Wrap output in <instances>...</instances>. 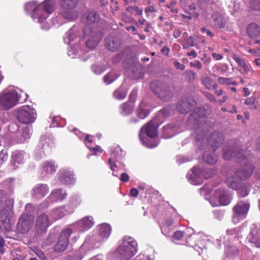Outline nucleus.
<instances>
[{
    "label": "nucleus",
    "mask_w": 260,
    "mask_h": 260,
    "mask_svg": "<svg viewBox=\"0 0 260 260\" xmlns=\"http://www.w3.org/2000/svg\"><path fill=\"white\" fill-rule=\"evenodd\" d=\"M205 114L204 108H198L190 115L187 120L188 125L194 129L195 138L198 141L202 140L205 135Z\"/></svg>",
    "instance_id": "nucleus-1"
},
{
    "label": "nucleus",
    "mask_w": 260,
    "mask_h": 260,
    "mask_svg": "<svg viewBox=\"0 0 260 260\" xmlns=\"http://www.w3.org/2000/svg\"><path fill=\"white\" fill-rule=\"evenodd\" d=\"M137 252V243L131 237L125 236L123 242L116 250L118 258L121 260H128Z\"/></svg>",
    "instance_id": "nucleus-2"
},
{
    "label": "nucleus",
    "mask_w": 260,
    "mask_h": 260,
    "mask_svg": "<svg viewBox=\"0 0 260 260\" xmlns=\"http://www.w3.org/2000/svg\"><path fill=\"white\" fill-rule=\"evenodd\" d=\"M14 201H9L7 208L0 210V229L4 232H9L12 229L11 220L14 215Z\"/></svg>",
    "instance_id": "nucleus-3"
},
{
    "label": "nucleus",
    "mask_w": 260,
    "mask_h": 260,
    "mask_svg": "<svg viewBox=\"0 0 260 260\" xmlns=\"http://www.w3.org/2000/svg\"><path fill=\"white\" fill-rule=\"evenodd\" d=\"M215 173V171L211 169L203 170L199 167H194L187 174V177L189 182L193 185L200 184L203 178L208 179Z\"/></svg>",
    "instance_id": "nucleus-4"
},
{
    "label": "nucleus",
    "mask_w": 260,
    "mask_h": 260,
    "mask_svg": "<svg viewBox=\"0 0 260 260\" xmlns=\"http://www.w3.org/2000/svg\"><path fill=\"white\" fill-rule=\"evenodd\" d=\"M83 36L88 38L86 41V47L90 49L95 48L102 38L101 32L91 26H86L83 29Z\"/></svg>",
    "instance_id": "nucleus-5"
},
{
    "label": "nucleus",
    "mask_w": 260,
    "mask_h": 260,
    "mask_svg": "<svg viewBox=\"0 0 260 260\" xmlns=\"http://www.w3.org/2000/svg\"><path fill=\"white\" fill-rule=\"evenodd\" d=\"M34 222V216L32 214L23 213L18 219L16 224V231L19 234H27L32 229Z\"/></svg>",
    "instance_id": "nucleus-6"
},
{
    "label": "nucleus",
    "mask_w": 260,
    "mask_h": 260,
    "mask_svg": "<svg viewBox=\"0 0 260 260\" xmlns=\"http://www.w3.org/2000/svg\"><path fill=\"white\" fill-rule=\"evenodd\" d=\"M150 87L159 98L164 101H169L173 96L172 90L165 83L154 81L151 83Z\"/></svg>",
    "instance_id": "nucleus-7"
},
{
    "label": "nucleus",
    "mask_w": 260,
    "mask_h": 260,
    "mask_svg": "<svg viewBox=\"0 0 260 260\" xmlns=\"http://www.w3.org/2000/svg\"><path fill=\"white\" fill-rule=\"evenodd\" d=\"M37 113L34 108L25 105L17 109V118L21 123H30L34 122L36 118Z\"/></svg>",
    "instance_id": "nucleus-8"
},
{
    "label": "nucleus",
    "mask_w": 260,
    "mask_h": 260,
    "mask_svg": "<svg viewBox=\"0 0 260 260\" xmlns=\"http://www.w3.org/2000/svg\"><path fill=\"white\" fill-rule=\"evenodd\" d=\"M50 225L48 215L46 213L39 214L35 223V236H40L45 234Z\"/></svg>",
    "instance_id": "nucleus-9"
},
{
    "label": "nucleus",
    "mask_w": 260,
    "mask_h": 260,
    "mask_svg": "<svg viewBox=\"0 0 260 260\" xmlns=\"http://www.w3.org/2000/svg\"><path fill=\"white\" fill-rule=\"evenodd\" d=\"M18 100V94L15 91L0 94V107L5 110H8L15 106Z\"/></svg>",
    "instance_id": "nucleus-10"
},
{
    "label": "nucleus",
    "mask_w": 260,
    "mask_h": 260,
    "mask_svg": "<svg viewBox=\"0 0 260 260\" xmlns=\"http://www.w3.org/2000/svg\"><path fill=\"white\" fill-rule=\"evenodd\" d=\"M250 205L248 203L242 201H239L234 206L233 211L234 214L232 217V221L234 223H238L242 219L247 213Z\"/></svg>",
    "instance_id": "nucleus-11"
},
{
    "label": "nucleus",
    "mask_w": 260,
    "mask_h": 260,
    "mask_svg": "<svg viewBox=\"0 0 260 260\" xmlns=\"http://www.w3.org/2000/svg\"><path fill=\"white\" fill-rule=\"evenodd\" d=\"M248 153L245 150H241L237 146H224L222 149V157L225 160L233 157L237 159H245Z\"/></svg>",
    "instance_id": "nucleus-12"
},
{
    "label": "nucleus",
    "mask_w": 260,
    "mask_h": 260,
    "mask_svg": "<svg viewBox=\"0 0 260 260\" xmlns=\"http://www.w3.org/2000/svg\"><path fill=\"white\" fill-rule=\"evenodd\" d=\"M38 8V4L35 2H30L25 6L26 10L32 12V17L34 21L41 23L42 28L47 30L49 29V26L46 24L45 21L48 16L45 14L40 15L36 14L35 12L37 11Z\"/></svg>",
    "instance_id": "nucleus-13"
},
{
    "label": "nucleus",
    "mask_w": 260,
    "mask_h": 260,
    "mask_svg": "<svg viewBox=\"0 0 260 260\" xmlns=\"http://www.w3.org/2000/svg\"><path fill=\"white\" fill-rule=\"evenodd\" d=\"M72 233L71 229H67L61 233L59 238L54 247L55 252L60 253L67 249L69 245V237Z\"/></svg>",
    "instance_id": "nucleus-14"
},
{
    "label": "nucleus",
    "mask_w": 260,
    "mask_h": 260,
    "mask_svg": "<svg viewBox=\"0 0 260 260\" xmlns=\"http://www.w3.org/2000/svg\"><path fill=\"white\" fill-rule=\"evenodd\" d=\"M223 140L224 138L221 133L217 131L214 132L207 138L209 148H212L213 151H215L216 148L222 143Z\"/></svg>",
    "instance_id": "nucleus-15"
},
{
    "label": "nucleus",
    "mask_w": 260,
    "mask_h": 260,
    "mask_svg": "<svg viewBox=\"0 0 260 260\" xmlns=\"http://www.w3.org/2000/svg\"><path fill=\"white\" fill-rule=\"evenodd\" d=\"M49 192V187L46 184H38L31 191V195L33 199L40 200L46 196Z\"/></svg>",
    "instance_id": "nucleus-16"
},
{
    "label": "nucleus",
    "mask_w": 260,
    "mask_h": 260,
    "mask_svg": "<svg viewBox=\"0 0 260 260\" xmlns=\"http://www.w3.org/2000/svg\"><path fill=\"white\" fill-rule=\"evenodd\" d=\"M196 105L195 101L191 97L182 99L177 106L178 111L182 114H186L189 112L192 107Z\"/></svg>",
    "instance_id": "nucleus-17"
},
{
    "label": "nucleus",
    "mask_w": 260,
    "mask_h": 260,
    "mask_svg": "<svg viewBox=\"0 0 260 260\" xmlns=\"http://www.w3.org/2000/svg\"><path fill=\"white\" fill-rule=\"evenodd\" d=\"M247 238L249 242L253 243L256 247L260 248V228L256 224H252Z\"/></svg>",
    "instance_id": "nucleus-18"
},
{
    "label": "nucleus",
    "mask_w": 260,
    "mask_h": 260,
    "mask_svg": "<svg viewBox=\"0 0 260 260\" xmlns=\"http://www.w3.org/2000/svg\"><path fill=\"white\" fill-rule=\"evenodd\" d=\"M226 183L230 188L233 189H238V194L241 197L244 198L248 194L250 189L249 185H243L239 187L238 182L232 178H228Z\"/></svg>",
    "instance_id": "nucleus-19"
},
{
    "label": "nucleus",
    "mask_w": 260,
    "mask_h": 260,
    "mask_svg": "<svg viewBox=\"0 0 260 260\" xmlns=\"http://www.w3.org/2000/svg\"><path fill=\"white\" fill-rule=\"evenodd\" d=\"M142 133H145L150 138H154L157 136V126L154 120L150 121L141 129L140 135Z\"/></svg>",
    "instance_id": "nucleus-20"
},
{
    "label": "nucleus",
    "mask_w": 260,
    "mask_h": 260,
    "mask_svg": "<svg viewBox=\"0 0 260 260\" xmlns=\"http://www.w3.org/2000/svg\"><path fill=\"white\" fill-rule=\"evenodd\" d=\"M136 93L133 91L129 95V98L132 103H124L120 106L121 111L120 113L123 115H127L131 114L134 110V102L136 100Z\"/></svg>",
    "instance_id": "nucleus-21"
},
{
    "label": "nucleus",
    "mask_w": 260,
    "mask_h": 260,
    "mask_svg": "<svg viewBox=\"0 0 260 260\" xmlns=\"http://www.w3.org/2000/svg\"><path fill=\"white\" fill-rule=\"evenodd\" d=\"M105 45L111 51L116 50L120 45L119 39L114 35H109L105 39Z\"/></svg>",
    "instance_id": "nucleus-22"
},
{
    "label": "nucleus",
    "mask_w": 260,
    "mask_h": 260,
    "mask_svg": "<svg viewBox=\"0 0 260 260\" xmlns=\"http://www.w3.org/2000/svg\"><path fill=\"white\" fill-rule=\"evenodd\" d=\"M66 191L61 189H55L52 190L47 199L51 202L62 201L67 197Z\"/></svg>",
    "instance_id": "nucleus-23"
},
{
    "label": "nucleus",
    "mask_w": 260,
    "mask_h": 260,
    "mask_svg": "<svg viewBox=\"0 0 260 260\" xmlns=\"http://www.w3.org/2000/svg\"><path fill=\"white\" fill-rule=\"evenodd\" d=\"M253 171V168L250 165H247L243 166L240 170L236 171L235 176L240 179H245L248 178Z\"/></svg>",
    "instance_id": "nucleus-24"
},
{
    "label": "nucleus",
    "mask_w": 260,
    "mask_h": 260,
    "mask_svg": "<svg viewBox=\"0 0 260 260\" xmlns=\"http://www.w3.org/2000/svg\"><path fill=\"white\" fill-rule=\"evenodd\" d=\"M59 179L64 184H71L74 182V178L73 172L68 170L62 169L60 170Z\"/></svg>",
    "instance_id": "nucleus-25"
},
{
    "label": "nucleus",
    "mask_w": 260,
    "mask_h": 260,
    "mask_svg": "<svg viewBox=\"0 0 260 260\" xmlns=\"http://www.w3.org/2000/svg\"><path fill=\"white\" fill-rule=\"evenodd\" d=\"M94 222L93 217L88 216L78 221L77 223V225L78 226L79 231H84L91 228L94 225Z\"/></svg>",
    "instance_id": "nucleus-26"
},
{
    "label": "nucleus",
    "mask_w": 260,
    "mask_h": 260,
    "mask_svg": "<svg viewBox=\"0 0 260 260\" xmlns=\"http://www.w3.org/2000/svg\"><path fill=\"white\" fill-rule=\"evenodd\" d=\"M31 134V127L30 126L22 127L16 134L18 142L20 143L24 142L27 139H29Z\"/></svg>",
    "instance_id": "nucleus-27"
},
{
    "label": "nucleus",
    "mask_w": 260,
    "mask_h": 260,
    "mask_svg": "<svg viewBox=\"0 0 260 260\" xmlns=\"http://www.w3.org/2000/svg\"><path fill=\"white\" fill-rule=\"evenodd\" d=\"M80 34L77 26H74L70 29L64 37V41L67 44H71L76 38H78Z\"/></svg>",
    "instance_id": "nucleus-28"
},
{
    "label": "nucleus",
    "mask_w": 260,
    "mask_h": 260,
    "mask_svg": "<svg viewBox=\"0 0 260 260\" xmlns=\"http://www.w3.org/2000/svg\"><path fill=\"white\" fill-rule=\"evenodd\" d=\"M208 149L209 150H206L203 154V160L208 164L214 165L216 162L218 156L215 153V151H213L212 148Z\"/></svg>",
    "instance_id": "nucleus-29"
},
{
    "label": "nucleus",
    "mask_w": 260,
    "mask_h": 260,
    "mask_svg": "<svg viewBox=\"0 0 260 260\" xmlns=\"http://www.w3.org/2000/svg\"><path fill=\"white\" fill-rule=\"evenodd\" d=\"M85 247L86 244L83 243L78 250L69 252L67 256L66 260H81L83 256V251Z\"/></svg>",
    "instance_id": "nucleus-30"
},
{
    "label": "nucleus",
    "mask_w": 260,
    "mask_h": 260,
    "mask_svg": "<svg viewBox=\"0 0 260 260\" xmlns=\"http://www.w3.org/2000/svg\"><path fill=\"white\" fill-rule=\"evenodd\" d=\"M212 22L214 27L223 28L226 24V20L223 16L218 13H214L212 16Z\"/></svg>",
    "instance_id": "nucleus-31"
},
{
    "label": "nucleus",
    "mask_w": 260,
    "mask_h": 260,
    "mask_svg": "<svg viewBox=\"0 0 260 260\" xmlns=\"http://www.w3.org/2000/svg\"><path fill=\"white\" fill-rule=\"evenodd\" d=\"M39 147L43 150L44 153H49L51 151L53 144L50 139L46 137H41L39 142Z\"/></svg>",
    "instance_id": "nucleus-32"
},
{
    "label": "nucleus",
    "mask_w": 260,
    "mask_h": 260,
    "mask_svg": "<svg viewBox=\"0 0 260 260\" xmlns=\"http://www.w3.org/2000/svg\"><path fill=\"white\" fill-rule=\"evenodd\" d=\"M239 236V228L228 229L226 231V236L224 237V242L228 243L231 241H234L238 239Z\"/></svg>",
    "instance_id": "nucleus-33"
},
{
    "label": "nucleus",
    "mask_w": 260,
    "mask_h": 260,
    "mask_svg": "<svg viewBox=\"0 0 260 260\" xmlns=\"http://www.w3.org/2000/svg\"><path fill=\"white\" fill-rule=\"evenodd\" d=\"M25 153L21 151H15L12 155V162L14 166H17L24 162Z\"/></svg>",
    "instance_id": "nucleus-34"
},
{
    "label": "nucleus",
    "mask_w": 260,
    "mask_h": 260,
    "mask_svg": "<svg viewBox=\"0 0 260 260\" xmlns=\"http://www.w3.org/2000/svg\"><path fill=\"white\" fill-rule=\"evenodd\" d=\"M61 8L66 10L75 9L78 5V0H58Z\"/></svg>",
    "instance_id": "nucleus-35"
},
{
    "label": "nucleus",
    "mask_w": 260,
    "mask_h": 260,
    "mask_svg": "<svg viewBox=\"0 0 260 260\" xmlns=\"http://www.w3.org/2000/svg\"><path fill=\"white\" fill-rule=\"evenodd\" d=\"M232 57L238 64V65L242 68L245 73H248L250 71V66L247 64V62L244 58L235 54H233L232 55Z\"/></svg>",
    "instance_id": "nucleus-36"
},
{
    "label": "nucleus",
    "mask_w": 260,
    "mask_h": 260,
    "mask_svg": "<svg viewBox=\"0 0 260 260\" xmlns=\"http://www.w3.org/2000/svg\"><path fill=\"white\" fill-rule=\"evenodd\" d=\"M111 228L107 223H102L99 226V235L103 239L107 238L111 233Z\"/></svg>",
    "instance_id": "nucleus-37"
},
{
    "label": "nucleus",
    "mask_w": 260,
    "mask_h": 260,
    "mask_svg": "<svg viewBox=\"0 0 260 260\" xmlns=\"http://www.w3.org/2000/svg\"><path fill=\"white\" fill-rule=\"evenodd\" d=\"M247 32L250 38H255L259 35L260 27L255 23H251L247 27Z\"/></svg>",
    "instance_id": "nucleus-38"
},
{
    "label": "nucleus",
    "mask_w": 260,
    "mask_h": 260,
    "mask_svg": "<svg viewBox=\"0 0 260 260\" xmlns=\"http://www.w3.org/2000/svg\"><path fill=\"white\" fill-rule=\"evenodd\" d=\"M149 113V112L146 108V104L141 102L136 111L137 116L140 119H144L148 115Z\"/></svg>",
    "instance_id": "nucleus-39"
},
{
    "label": "nucleus",
    "mask_w": 260,
    "mask_h": 260,
    "mask_svg": "<svg viewBox=\"0 0 260 260\" xmlns=\"http://www.w3.org/2000/svg\"><path fill=\"white\" fill-rule=\"evenodd\" d=\"M56 6L55 0H45L43 2L44 9L48 14L52 13Z\"/></svg>",
    "instance_id": "nucleus-40"
},
{
    "label": "nucleus",
    "mask_w": 260,
    "mask_h": 260,
    "mask_svg": "<svg viewBox=\"0 0 260 260\" xmlns=\"http://www.w3.org/2000/svg\"><path fill=\"white\" fill-rule=\"evenodd\" d=\"M9 201H14V199L8 197L4 190H0V210L7 208L6 204Z\"/></svg>",
    "instance_id": "nucleus-41"
},
{
    "label": "nucleus",
    "mask_w": 260,
    "mask_h": 260,
    "mask_svg": "<svg viewBox=\"0 0 260 260\" xmlns=\"http://www.w3.org/2000/svg\"><path fill=\"white\" fill-rule=\"evenodd\" d=\"M57 166L51 161H46L44 163L43 170L46 173L53 174L56 171Z\"/></svg>",
    "instance_id": "nucleus-42"
},
{
    "label": "nucleus",
    "mask_w": 260,
    "mask_h": 260,
    "mask_svg": "<svg viewBox=\"0 0 260 260\" xmlns=\"http://www.w3.org/2000/svg\"><path fill=\"white\" fill-rule=\"evenodd\" d=\"M201 81L204 87L208 89L212 88L213 80L206 75H203L201 78Z\"/></svg>",
    "instance_id": "nucleus-43"
},
{
    "label": "nucleus",
    "mask_w": 260,
    "mask_h": 260,
    "mask_svg": "<svg viewBox=\"0 0 260 260\" xmlns=\"http://www.w3.org/2000/svg\"><path fill=\"white\" fill-rule=\"evenodd\" d=\"M219 201L222 205H227L230 202L231 198L226 192L223 191L222 193L219 194Z\"/></svg>",
    "instance_id": "nucleus-44"
},
{
    "label": "nucleus",
    "mask_w": 260,
    "mask_h": 260,
    "mask_svg": "<svg viewBox=\"0 0 260 260\" xmlns=\"http://www.w3.org/2000/svg\"><path fill=\"white\" fill-rule=\"evenodd\" d=\"M185 79L189 82H193L196 79L197 75L196 73L192 70H187L184 73Z\"/></svg>",
    "instance_id": "nucleus-45"
},
{
    "label": "nucleus",
    "mask_w": 260,
    "mask_h": 260,
    "mask_svg": "<svg viewBox=\"0 0 260 260\" xmlns=\"http://www.w3.org/2000/svg\"><path fill=\"white\" fill-rule=\"evenodd\" d=\"M125 11L131 14L135 12V15L139 16L142 15L143 13L142 9H140L137 6L127 7L125 8Z\"/></svg>",
    "instance_id": "nucleus-46"
},
{
    "label": "nucleus",
    "mask_w": 260,
    "mask_h": 260,
    "mask_svg": "<svg viewBox=\"0 0 260 260\" xmlns=\"http://www.w3.org/2000/svg\"><path fill=\"white\" fill-rule=\"evenodd\" d=\"M98 18H99V17L97 15L95 12L92 11V12H89L86 16L87 23H88L89 24L87 25L86 26H87V25L90 26L89 24L96 21L98 20Z\"/></svg>",
    "instance_id": "nucleus-47"
},
{
    "label": "nucleus",
    "mask_w": 260,
    "mask_h": 260,
    "mask_svg": "<svg viewBox=\"0 0 260 260\" xmlns=\"http://www.w3.org/2000/svg\"><path fill=\"white\" fill-rule=\"evenodd\" d=\"M81 202L80 197L77 194H74L70 198L69 204L72 207H76Z\"/></svg>",
    "instance_id": "nucleus-48"
},
{
    "label": "nucleus",
    "mask_w": 260,
    "mask_h": 260,
    "mask_svg": "<svg viewBox=\"0 0 260 260\" xmlns=\"http://www.w3.org/2000/svg\"><path fill=\"white\" fill-rule=\"evenodd\" d=\"M117 77L113 72H110L104 78V80L106 84H109L117 79Z\"/></svg>",
    "instance_id": "nucleus-49"
},
{
    "label": "nucleus",
    "mask_w": 260,
    "mask_h": 260,
    "mask_svg": "<svg viewBox=\"0 0 260 260\" xmlns=\"http://www.w3.org/2000/svg\"><path fill=\"white\" fill-rule=\"evenodd\" d=\"M244 104L248 106L250 109H256V103L255 98L253 96L249 97L245 100Z\"/></svg>",
    "instance_id": "nucleus-50"
},
{
    "label": "nucleus",
    "mask_w": 260,
    "mask_h": 260,
    "mask_svg": "<svg viewBox=\"0 0 260 260\" xmlns=\"http://www.w3.org/2000/svg\"><path fill=\"white\" fill-rule=\"evenodd\" d=\"M126 92L121 88L115 91L113 93V96L115 98L118 100H122L125 98L126 96Z\"/></svg>",
    "instance_id": "nucleus-51"
},
{
    "label": "nucleus",
    "mask_w": 260,
    "mask_h": 260,
    "mask_svg": "<svg viewBox=\"0 0 260 260\" xmlns=\"http://www.w3.org/2000/svg\"><path fill=\"white\" fill-rule=\"evenodd\" d=\"M231 78H224V77H219L218 79V82L221 85H231Z\"/></svg>",
    "instance_id": "nucleus-52"
},
{
    "label": "nucleus",
    "mask_w": 260,
    "mask_h": 260,
    "mask_svg": "<svg viewBox=\"0 0 260 260\" xmlns=\"http://www.w3.org/2000/svg\"><path fill=\"white\" fill-rule=\"evenodd\" d=\"M34 251L35 254L41 259L42 260H47V258L45 256V254L43 251L38 249L37 248H35L34 249Z\"/></svg>",
    "instance_id": "nucleus-53"
},
{
    "label": "nucleus",
    "mask_w": 260,
    "mask_h": 260,
    "mask_svg": "<svg viewBox=\"0 0 260 260\" xmlns=\"http://www.w3.org/2000/svg\"><path fill=\"white\" fill-rule=\"evenodd\" d=\"M189 64L191 67L196 68L199 70H201L202 68V64L198 60H194L192 62H190Z\"/></svg>",
    "instance_id": "nucleus-54"
},
{
    "label": "nucleus",
    "mask_w": 260,
    "mask_h": 260,
    "mask_svg": "<svg viewBox=\"0 0 260 260\" xmlns=\"http://www.w3.org/2000/svg\"><path fill=\"white\" fill-rule=\"evenodd\" d=\"M92 71L96 74H100L104 72L103 69L98 65H93L91 67Z\"/></svg>",
    "instance_id": "nucleus-55"
},
{
    "label": "nucleus",
    "mask_w": 260,
    "mask_h": 260,
    "mask_svg": "<svg viewBox=\"0 0 260 260\" xmlns=\"http://www.w3.org/2000/svg\"><path fill=\"white\" fill-rule=\"evenodd\" d=\"M176 2L175 1H172L170 4L168 5L167 7L170 10V11L174 13H177L178 10L177 8H175Z\"/></svg>",
    "instance_id": "nucleus-56"
},
{
    "label": "nucleus",
    "mask_w": 260,
    "mask_h": 260,
    "mask_svg": "<svg viewBox=\"0 0 260 260\" xmlns=\"http://www.w3.org/2000/svg\"><path fill=\"white\" fill-rule=\"evenodd\" d=\"M184 232L180 231H176L173 235V237L175 239L180 240L184 236Z\"/></svg>",
    "instance_id": "nucleus-57"
},
{
    "label": "nucleus",
    "mask_w": 260,
    "mask_h": 260,
    "mask_svg": "<svg viewBox=\"0 0 260 260\" xmlns=\"http://www.w3.org/2000/svg\"><path fill=\"white\" fill-rule=\"evenodd\" d=\"M251 6L255 10L260 11V0H253Z\"/></svg>",
    "instance_id": "nucleus-58"
},
{
    "label": "nucleus",
    "mask_w": 260,
    "mask_h": 260,
    "mask_svg": "<svg viewBox=\"0 0 260 260\" xmlns=\"http://www.w3.org/2000/svg\"><path fill=\"white\" fill-rule=\"evenodd\" d=\"M156 11V9L154 6H149L147 7L145 9V12L146 14H148L151 13L155 12Z\"/></svg>",
    "instance_id": "nucleus-59"
},
{
    "label": "nucleus",
    "mask_w": 260,
    "mask_h": 260,
    "mask_svg": "<svg viewBox=\"0 0 260 260\" xmlns=\"http://www.w3.org/2000/svg\"><path fill=\"white\" fill-rule=\"evenodd\" d=\"M34 211V208L30 204H28L25 206V211L23 213H27L32 214V213H33Z\"/></svg>",
    "instance_id": "nucleus-60"
},
{
    "label": "nucleus",
    "mask_w": 260,
    "mask_h": 260,
    "mask_svg": "<svg viewBox=\"0 0 260 260\" xmlns=\"http://www.w3.org/2000/svg\"><path fill=\"white\" fill-rule=\"evenodd\" d=\"M214 216L219 220H221L223 217V212L221 211H216L214 212Z\"/></svg>",
    "instance_id": "nucleus-61"
},
{
    "label": "nucleus",
    "mask_w": 260,
    "mask_h": 260,
    "mask_svg": "<svg viewBox=\"0 0 260 260\" xmlns=\"http://www.w3.org/2000/svg\"><path fill=\"white\" fill-rule=\"evenodd\" d=\"M205 96L211 102H216V100L214 96V95L209 92H205L204 93Z\"/></svg>",
    "instance_id": "nucleus-62"
},
{
    "label": "nucleus",
    "mask_w": 260,
    "mask_h": 260,
    "mask_svg": "<svg viewBox=\"0 0 260 260\" xmlns=\"http://www.w3.org/2000/svg\"><path fill=\"white\" fill-rule=\"evenodd\" d=\"M54 214H58V216L56 217L57 218H59L63 216V213L62 212V208L56 209L54 211Z\"/></svg>",
    "instance_id": "nucleus-63"
},
{
    "label": "nucleus",
    "mask_w": 260,
    "mask_h": 260,
    "mask_svg": "<svg viewBox=\"0 0 260 260\" xmlns=\"http://www.w3.org/2000/svg\"><path fill=\"white\" fill-rule=\"evenodd\" d=\"M129 176L127 174L123 173L121 174L120 180L122 182H127L129 180Z\"/></svg>",
    "instance_id": "nucleus-64"
}]
</instances>
